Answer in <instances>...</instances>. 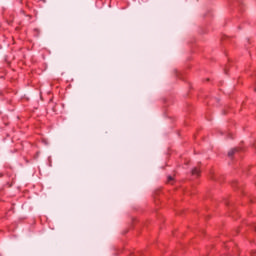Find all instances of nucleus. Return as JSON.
I'll list each match as a JSON object with an SVG mask.
<instances>
[{
  "mask_svg": "<svg viewBox=\"0 0 256 256\" xmlns=\"http://www.w3.org/2000/svg\"><path fill=\"white\" fill-rule=\"evenodd\" d=\"M235 153H237V149H231L230 151H228V157H233V155H235Z\"/></svg>",
  "mask_w": 256,
  "mask_h": 256,
  "instance_id": "2",
  "label": "nucleus"
},
{
  "mask_svg": "<svg viewBox=\"0 0 256 256\" xmlns=\"http://www.w3.org/2000/svg\"><path fill=\"white\" fill-rule=\"evenodd\" d=\"M173 181V176H168V183H171Z\"/></svg>",
  "mask_w": 256,
  "mask_h": 256,
  "instance_id": "3",
  "label": "nucleus"
},
{
  "mask_svg": "<svg viewBox=\"0 0 256 256\" xmlns=\"http://www.w3.org/2000/svg\"><path fill=\"white\" fill-rule=\"evenodd\" d=\"M199 173H201V170H199V168H194L192 170V175H196L197 177H199Z\"/></svg>",
  "mask_w": 256,
  "mask_h": 256,
  "instance_id": "1",
  "label": "nucleus"
}]
</instances>
